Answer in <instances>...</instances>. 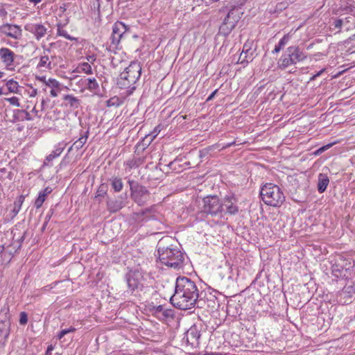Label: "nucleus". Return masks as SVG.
<instances>
[{"label":"nucleus","instance_id":"obj_33","mask_svg":"<svg viewBox=\"0 0 355 355\" xmlns=\"http://www.w3.org/2000/svg\"><path fill=\"white\" fill-rule=\"evenodd\" d=\"M64 146H61L60 144L56 148L46 157V160L48 162H51L57 157L60 156V155L62 153Z\"/></svg>","mask_w":355,"mask_h":355},{"label":"nucleus","instance_id":"obj_5","mask_svg":"<svg viewBox=\"0 0 355 355\" xmlns=\"http://www.w3.org/2000/svg\"><path fill=\"white\" fill-rule=\"evenodd\" d=\"M306 58V54L297 46H291L286 49L279 60V67L286 69L288 66L295 64Z\"/></svg>","mask_w":355,"mask_h":355},{"label":"nucleus","instance_id":"obj_29","mask_svg":"<svg viewBox=\"0 0 355 355\" xmlns=\"http://www.w3.org/2000/svg\"><path fill=\"white\" fill-rule=\"evenodd\" d=\"M24 199H25V196L23 195H21L15 201L14 207L12 211V212L13 213V216H17V214L19 213V211H20L21 205L24 202Z\"/></svg>","mask_w":355,"mask_h":355},{"label":"nucleus","instance_id":"obj_51","mask_svg":"<svg viewBox=\"0 0 355 355\" xmlns=\"http://www.w3.org/2000/svg\"><path fill=\"white\" fill-rule=\"evenodd\" d=\"M218 92V89H215L207 98V101H209L214 98L216 94Z\"/></svg>","mask_w":355,"mask_h":355},{"label":"nucleus","instance_id":"obj_17","mask_svg":"<svg viewBox=\"0 0 355 355\" xmlns=\"http://www.w3.org/2000/svg\"><path fill=\"white\" fill-rule=\"evenodd\" d=\"M344 258L342 257H338L335 260V262L331 266V273L332 275L336 277H345L346 273H345L344 268L346 267L344 265Z\"/></svg>","mask_w":355,"mask_h":355},{"label":"nucleus","instance_id":"obj_19","mask_svg":"<svg viewBox=\"0 0 355 355\" xmlns=\"http://www.w3.org/2000/svg\"><path fill=\"white\" fill-rule=\"evenodd\" d=\"M239 14V8H234L230 10L224 19L223 22H226V24L234 28L240 19Z\"/></svg>","mask_w":355,"mask_h":355},{"label":"nucleus","instance_id":"obj_50","mask_svg":"<svg viewBox=\"0 0 355 355\" xmlns=\"http://www.w3.org/2000/svg\"><path fill=\"white\" fill-rule=\"evenodd\" d=\"M325 71V69H322L320 71H319L318 73H316L315 75H313L311 78L310 80H314L316 79L317 77L320 76L324 71Z\"/></svg>","mask_w":355,"mask_h":355},{"label":"nucleus","instance_id":"obj_22","mask_svg":"<svg viewBox=\"0 0 355 355\" xmlns=\"http://www.w3.org/2000/svg\"><path fill=\"white\" fill-rule=\"evenodd\" d=\"M329 184V178L327 174L320 173L318 176L317 189L320 193H324Z\"/></svg>","mask_w":355,"mask_h":355},{"label":"nucleus","instance_id":"obj_57","mask_svg":"<svg viewBox=\"0 0 355 355\" xmlns=\"http://www.w3.org/2000/svg\"><path fill=\"white\" fill-rule=\"evenodd\" d=\"M7 15V11L4 9L1 8H0V15L5 17Z\"/></svg>","mask_w":355,"mask_h":355},{"label":"nucleus","instance_id":"obj_61","mask_svg":"<svg viewBox=\"0 0 355 355\" xmlns=\"http://www.w3.org/2000/svg\"><path fill=\"white\" fill-rule=\"evenodd\" d=\"M322 151L320 150V148H318V150H316L313 153V154H314L315 155H320V154H322Z\"/></svg>","mask_w":355,"mask_h":355},{"label":"nucleus","instance_id":"obj_2","mask_svg":"<svg viewBox=\"0 0 355 355\" xmlns=\"http://www.w3.org/2000/svg\"><path fill=\"white\" fill-rule=\"evenodd\" d=\"M169 239H162L157 243L158 258L160 262L168 268L178 269L183 267L184 255L177 248L166 245Z\"/></svg>","mask_w":355,"mask_h":355},{"label":"nucleus","instance_id":"obj_64","mask_svg":"<svg viewBox=\"0 0 355 355\" xmlns=\"http://www.w3.org/2000/svg\"><path fill=\"white\" fill-rule=\"evenodd\" d=\"M107 106H111L112 105H114V103L112 102V99H110L107 102Z\"/></svg>","mask_w":355,"mask_h":355},{"label":"nucleus","instance_id":"obj_1","mask_svg":"<svg viewBox=\"0 0 355 355\" xmlns=\"http://www.w3.org/2000/svg\"><path fill=\"white\" fill-rule=\"evenodd\" d=\"M202 293H199L194 282L187 277H178L175 281V293L171 297V303L181 310L202 308L205 301Z\"/></svg>","mask_w":355,"mask_h":355},{"label":"nucleus","instance_id":"obj_54","mask_svg":"<svg viewBox=\"0 0 355 355\" xmlns=\"http://www.w3.org/2000/svg\"><path fill=\"white\" fill-rule=\"evenodd\" d=\"M211 148V147H209V148H205V149L202 150L200 151V157L205 156L209 153V150Z\"/></svg>","mask_w":355,"mask_h":355},{"label":"nucleus","instance_id":"obj_43","mask_svg":"<svg viewBox=\"0 0 355 355\" xmlns=\"http://www.w3.org/2000/svg\"><path fill=\"white\" fill-rule=\"evenodd\" d=\"M28 322V315L26 312H21L19 315V323L24 325Z\"/></svg>","mask_w":355,"mask_h":355},{"label":"nucleus","instance_id":"obj_52","mask_svg":"<svg viewBox=\"0 0 355 355\" xmlns=\"http://www.w3.org/2000/svg\"><path fill=\"white\" fill-rule=\"evenodd\" d=\"M66 335V331L62 329L58 334L57 337L59 340L62 339Z\"/></svg>","mask_w":355,"mask_h":355},{"label":"nucleus","instance_id":"obj_7","mask_svg":"<svg viewBox=\"0 0 355 355\" xmlns=\"http://www.w3.org/2000/svg\"><path fill=\"white\" fill-rule=\"evenodd\" d=\"M202 212L211 216H222L224 211L223 203L216 196H208L203 198Z\"/></svg>","mask_w":355,"mask_h":355},{"label":"nucleus","instance_id":"obj_37","mask_svg":"<svg viewBox=\"0 0 355 355\" xmlns=\"http://www.w3.org/2000/svg\"><path fill=\"white\" fill-rule=\"evenodd\" d=\"M106 193H107L106 186L101 184V185H100V187H98V189L96 191L95 198L98 199L99 202H101V198L103 197L105 195H106Z\"/></svg>","mask_w":355,"mask_h":355},{"label":"nucleus","instance_id":"obj_46","mask_svg":"<svg viewBox=\"0 0 355 355\" xmlns=\"http://www.w3.org/2000/svg\"><path fill=\"white\" fill-rule=\"evenodd\" d=\"M178 160L177 159H174L173 161L171 162L168 165L167 167H168L171 170H176L175 165Z\"/></svg>","mask_w":355,"mask_h":355},{"label":"nucleus","instance_id":"obj_60","mask_svg":"<svg viewBox=\"0 0 355 355\" xmlns=\"http://www.w3.org/2000/svg\"><path fill=\"white\" fill-rule=\"evenodd\" d=\"M49 222L44 221L42 227V232H44Z\"/></svg>","mask_w":355,"mask_h":355},{"label":"nucleus","instance_id":"obj_62","mask_svg":"<svg viewBox=\"0 0 355 355\" xmlns=\"http://www.w3.org/2000/svg\"><path fill=\"white\" fill-rule=\"evenodd\" d=\"M234 144H235V141L227 144L223 148H227V147H230V146H232Z\"/></svg>","mask_w":355,"mask_h":355},{"label":"nucleus","instance_id":"obj_16","mask_svg":"<svg viewBox=\"0 0 355 355\" xmlns=\"http://www.w3.org/2000/svg\"><path fill=\"white\" fill-rule=\"evenodd\" d=\"M355 295V287L353 285L345 286L339 293V302L343 304L351 302L352 297Z\"/></svg>","mask_w":355,"mask_h":355},{"label":"nucleus","instance_id":"obj_32","mask_svg":"<svg viewBox=\"0 0 355 355\" xmlns=\"http://www.w3.org/2000/svg\"><path fill=\"white\" fill-rule=\"evenodd\" d=\"M8 90L11 93H19V84L13 79L9 80L6 84Z\"/></svg>","mask_w":355,"mask_h":355},{"label":"nucleus","instance_id":"obj_59","mask_svg":"<svg viewBox=\"0 0 355 355\" xmlns=\"http://www.w3.org/2000/svg\"><path fill=\"white\" fill-rule=\"evenodd\" d=\"M37 78L39 80H40V81L43 82L44 83H46V82L45 76L37 77Z\"/></svg>","mask_w":355,"mask_h":355},{"label":"nucleus","instance_id":"obj_45","mask_svg":"<svg viewBox=\"0 0 355 355\" xmlns=\"http://www.w3.org/2000/svg\"><path fill=\"white\" fill-rule=\"evenodd\" d=\"M334 26L336 28L340 29L343 26V20L340 19H337L334 22Z\"/></svg>","mask_w":355,"mask_h":355},{"label":"nucleus","instance_id":"obj_10","mask_svg":"<svg viewBox=\"0 0 355 355\" xmlns=\"http://www.w3.org/2000/svg\"><path fill=\"white\" fill-rule=\"evenodd\" d=\"M1 35H6L15 40H20L22 37V30L20 26L6 23L0 26Z\"/></svg>","mask_w":355,"mask_h":355},{"label":"nucleus","instance_id":"obj_42","mask_svg":"<svg viewBox=\"0 0 355 355\" xmlns=\"http://www.w3.org/2000/svg\"><path fill=\"white\" fill-rule=\"evenodd\" d=\"M6 101H8L12 105L20 107V103L17 97L12 96L11 98H6Z\"/></svg>","mask_w":355,"mask_h":355},{"label":"nucleus","instance_id":"obj_40","mask_svg":"<svg viewBox=\"0 0 355 355\" xmlns=\"http://www.w3.org/2000/svg\"><path fill=\"white\" fill-rule=\"evenodd\" d=\"M46 85L49 87H51L53 88H58L60 86V83L53 78H49L45 83Z\"/></svg>","mask_w":355,"mask_h":355},{"label":"nucleus","instance_id":"obj_25","mask_svg":"<svg viewBox=\"0 0 355 355\" xmlns=\"http://www.w3.org/2000/svg\"><path fill=\"white\" fill-rule=\"evenodd\" d=\"M51 52L50 49H45L44 50V55H42L40 60V62L37 64V67H46L49 69H51V62L49 61V55L46 53H49Z\"/></svg>","mask_w":355,"mask_h":355},{"label":"nucleus","instance_id":"obj_13","mask_svg":"<svg viewBox=\"0 0 355 355\" xmlns=\"http://www.w3.org/2000/svg\"><path fill=\"white\" fill-rule=\"evenodd\" d=\"M24 29L33 34L37 40H40L44 37L47 31V28L42 24H26L24 26Z\"/></svg>","mask_w":355,"mask_h":355},{"label":"nucleus","instance_id":"obj_21","mask_svg":"<svg viewBox=\"0 0 355 355\" xmlns=\"http://www.w3.org/2000/svg\"><path fill=\"white\" fill-rule=\"evenodd\" d=\"M156 205H152L148 208L141 210L139 213L137 214V215L139 217L141 218L143 220H148L150 219L156 218Z\"/></svg>","mask_w":355,"mask_h":355},{"label":"nucleus","instance_id":"obj_36","mask_svg":"<svg viewBox=\"0 0 355 355\" xmlns=\"http://www.w3.org/2000/svg\"><path fill=\"white\" fill-rule=\"evenodd\" d=\"M234 28L226 24V22H223L219 28V33L227 36Z\"/></svg>","mask_w":355,"mask_h":355},{"label":"nucleus","instance_id":"obj_18","mask_svg":"<svg viewBox=\"0 0 355 355\" xmlns=\"http://www.w3.org/2000/svg\"><path fill=\"white\" fill-rule=\"evenodd\" d=\"M223 207H225L227 213L234 215L239 211V207L236 205V200L234 196H226L223 202Z\"/></svg>","mask_w":355,"mask_h":355},{"label":"nucleus","instance_id":"obj_27","mask_svg":"<svg viewBox=\"0 0 355 355\" xmlns=\"http://www.w3.org/2000/svg\"><path fill=\"white\" fill-rule=\"evenodd\" d=\"M87 135H88V131H87L85 133V135L80 137L77 141H76L73 144V145L69 148V152L72 150L73 149H76L77 150L80 149L87 140V137H88Z\"/></svg>","mask_w":355,"mask_h":355},{"label":"nucleus","instance_id":"obj_9","mask_svg":"<svg viewBox=\"0 0 355 355\" xmlns=\"http://www.w3.org/2000/svg\"><path fill=\"white\" fill-rule=\"evenodd\" d=\"M107 209L110 213H116L123 208L128 203L127 193L119 195L114 198H107Z\"/></svg>","mask_w":355,"mask_h":355},{"label":"nucleus","instance_id":"obj_63","mask_svg":"<svg viewBox=\"0 0 355 355\" xmlns=\"http://www.w3.org/2000/svg\"><path fill=\"white\" fill-rule=\"evenodd\" d=\"M45 103H45L44 99H42V103H41V107H42V108H41V109H42V110H43L44 109Z\"/></svg>","mask_w":355,"mask_h":355},{"label":"nucleus","instance_id":"obj_55","mask_svg":"<svg viewBox=\"0 0 355 355\" xmlns=\"http://www.w3.org/2000/svg\"><path fill=\"white\" fill-rule=\"evenodd\" d=\"M53 349V345H51L48 346L46 352V355H51V351Z\"/></svg>","mask_w":355,"mask_h":355},{"label":"nucleus","instance_id":"obj_39","mask_svg":"<svg viewBox=\"0 0 355 355\" xmlns=\"http://www.w3.org/2000/svg\"><path fill=\"white\" fill-rule=\"evenodd\" d=\"M289 5V2L288 1H282L279 3H277L275 6V10H274L275 12H280L283 10L286 9Z\"/></svg>","mask_w":355,"mask_h":355},{"label":"nucleus","instance_id":"obj_12","mask_svg":"<svg viewBox=\"0 0 355 355\" xmlns=\"http://www.w3.org/2000/svg\"><path fill=\"white\" fill-rule=\"evenodd\" d=\"M200 338V331L196 325H193L184 334L183 340H184L188 345H191V347L196 348L199 346Z\"/></svg>","mask_w":355,"mask_h":355},{"label":"nucleus","instance_id":"obj_23","mask_svg":"<svg viewBox=\"0 0 355 355\" xmlns=\"http://www.w3.org/2000/svg\"><path fill=\"white\" fill-rule=\"evenodd\" d=\"M155 313L160 315L162 319L173 318L174 316V311L173 309H164V306L159 305L155 306Z\"/></svg>","mask_w":355,"mask_h":355},{"label":"nucleus","instance_id":"obj_24","mask_svg":"<svg viewBox=\"0 0 355 355\" xmlns=\"http://www.w3.org/2000/svg\"><path fill=\"white\" fill-rule=\"evenodd\" d=\"M146 157L144 156H139L138 155H134L132 159H128L125 162V165L130 169L137 168L145 162Z\"/></svg>","mask_w":355,"mask_h":355},{"label":"nucleus","instance_id":"obj_58","mask_svg":"<svg viewBox=\"0 0 355 355\" xmlns=\"http://www.w3.org/2000/svg\"><path fill=\"white\" fill-rule=\"evenodd\" d=\"M204 355H225L222 353H218V352H210V353H206Z\"/></svg>","mask_w":355,"mask_h":355},{"label":"nucleus","instance_id":"obj_47","mask_svg":"<svg viewBox=\"0 0 355 355\" xmlns=\"http://www.w3.org/2000/svg\"><path fill=\"white\" fill-rule=\"evenodd\" d=\"M52 191V189L51 187H46L44 189L41 191L40 193L42 194H45V197H46L49 194H50Z\"/></svg>","mask_w":355,"mask_h":355},{"label":"nucleus","instance_id":"obj_44","mask_svg":"<svg viewBox=\"0 0 355 355\" xmlns=\"http://www.w3.org/2000/svg\"><path fill=\"white\" fill-rule=\"evenodd\" d=\"M344 265L346 266V267L344 268V271H345V273H347V271L351 268H352V263H351L350 261L346 259H344Z\"/></svg>","mask_w":355,"mask_h":355},{"label":"nucleus","instance_id":"obj_8","mask_svg":"<svg viewBox=\"0 0 355 355\" xmlns=\"http://www.w3.org/2000/svg\"><path fill=\"white\" fill-rule=\"evenodd\" d=\"M129 27L121 21H116L112 26V33L110 37L111 44L110 48L116 49L121 40L124 36Z\"/></svg>","mask_w":355,"mask_h":355},{"label":"nucleus","instance_id":"obj_31","mask_svg":"<svg viewBox=\"0 0 355 355\" xmlns=\"http://www.w3.org/2000/svg\"><path fill=\"white\" fill-rule=\"evenodd\" d=\"M76 71L78 73L83 72L87 74H92L93 73L92 67L88 62L80 64L76 68Z\"/></svg>","mask_w":355,"mask_h":355},{"label":"nucleus","instance_id":"obj_56","mask_svg":"<svg viewBox=\"0 0 355 355\" xmlns=\"http://www.w3.org/2000/svg\"><path fill=\"white\" fill-rule=\"evenodd\" d=\"M50 94L53 97H56L58 96V92L55 89H52L50 92Z\"/></svg>","mask_w":355,"mask_h":355},{"label":"nucleus","instance_id":"obj_15","mask_svg":"<svg viewBox=\"0 0 355 355\" xmlns=\"http://www.w3.org/2000/svg\"><path fill=\"white\" fill-rule=\"evenodd\" d=\"M140 272L136 270H130L125 275V281L127 282L129 291L132 293L135 289L138 288L140 285Z\"/></svg>","mask_w":355,"mask_h":355},{"label":"nucleus","instance_id":"obj_26","mask_svg":"<svg viewBox=\"0 0 355 355\" xmlns=\"http://www.w3.org/2000/svg\"><path fill=\"white\" fill-rule=\"evenodd\" d=\"M63 99L67 102L70 107L73 109L78 108L80 105V101L71 94L64 96Z\"/></svg>","mask_w":355,"mask_h":355},{"label":"nucleus","instance_id":"obj_14","mask_svg":"<svg viewBox=\"0 0 355 355\" xmlns=\"http://www.w3.org/2000/svg\"><path fill=\"white\" fill-rule=\"evenodd\" d=\"M16 55L10 49L2 47L0 49V59L8 69H10L14 66V61Z\"/></svg>","mask_w":355,"mask_h":355},{"label":"nucleus","instance_id":"obj_3","mask_svg":"<svg viewBox=\"0 0 355 355\" xmlns=\"http://www.w3.org/2000/svg\"><path fill=\"white\" fill-rule=\"evenodd\" d=\"M141 74V67L137 61L131 62L128 67L121 73L116 85L120 89H126V94L130 95L136 89L135 84Z\"/></svg>","mask_w":355,"mask_h":355},{"label":"nucleus","instance_id":"obj_49","mask_svg":"<svg viewBox=\"0 0 355 355\" xmlns=\"http://www.w3.org/2000/svg\"><path fill=\"white\" fill-rule=\"evenodd\" d=\"M334 145V143H331V144H328L325 146H323L320 148V150L322 151V153H324L325 150H328L329 148H330L332 146Z\"/></svg>","mask_w":355,"mask_h":355},{"label":"nucleus","instance_id":"obj_6","mask_svg":"<svg viewBox=\"0 0 355 355\" xmlns=\"http://www.w3.org/2000/svg\"><path fill=\"white\" fill-rule=\"evenodd\" d=\"M131 199L139 206H144L150 198V193L146 187L134 180H128Z\"/></svg>","mask_w":355,"mask_h":355},{"label":"nucleus","instance_id":"obj_20","mask_svg":"<svg viewBox=\"0 0 355 355\" xmlns=\"http://www.w3.org/2000/svg\"><path fill=\"white\" fill-rule=\"evenodd\" d=\"M32 119L33 118L29 112L24 110L17 109L13 111V116L11 122L15 123L17 121H31Z\"/></svg>","mask_w":355,"mask_h":355},{"label":"nucleus","instance_id":"obj_38","mask_svg":"<svg viewBox=\"0 0 355 355\" xmlns=\"http://www.w3.org/2000/svg\"><path fill=\"white\" fill-rule=\"evenodd\" d=\"M45 200H46L45 194H42L41 193H39L38 197L37 198V199L35 201V207L37 209L40 208L42 206Z\"/></svg>","mask_w":355,"mask_h":355},{"label":"nucleus","instance_id":"obj_11","mask_svg":"<svg viewBox=\"0 0 355 355\" xmlns=\"http://www.w3.org/2000/svg\"><path fill=\"white\" fill-rule=\"evenodd\" d=\"M253 46L254 42L249 40L243 44V50L239 59L241 64H248V62H252L257 56L256 48L252 49Z\"/></svg>","mask_w":355,"mask_h":355},{"label":"nucleus","instance_id":"obj_30","mask_svg":"<svg viewBox=\"0 0 355 355\" xmlns=\"http://www.w3.org/2000/svg\"><path fill=\"white\" fill-rule=\"evenodd\" d=\"M111 185L115 192H119L123 187L122 180L119 178H114L110 180Z\"/></svg>","mask_w":355,"mask_h":355},{"label":"nucleus","instance_id":"obj_34","mask_svg":"<svg viewBox=\"0 0 355 355\" xmlns=\"http://www.w3.org/2000/svg\"><path fill=\"white\" fill-rule=\"evenodd\" d=\"M86 80L87 82L86 85L89 90L93 91V92H96L98 89L99 85L95 78H87Z\"/></svg>","mask_w":355,"mask_h":355},{"label":"nucleus","instance_id":"obj_35","mask_svg":"<svg viewBox=\"0 0 355 355\" xmlns=\"http://www.w3.org/2000/svg\"><path fill=\"white\" fill-rule=\"evenodd\" d=\"M58 35L60 36H62L64 38L71 40V41H76L77 39L76 37H71L69 35L67 32L63 28L61 24H58Z\"/></svg>","mask_w":355,"mask_h":355},{"label":"nucleus","instance_id":"obj_41","mask_svg":"<svg viewBox=\"0 0 355 355\" xmlns=\"http://www.w3.org/2000/svg\"><path fill=\"white\" fill-rule=\"evenodd\" d=\"M3 329H0V331H2V333H4V337L7 338L10 333V324L9 322H3Z\"/></svg>","mask_w":355,"mask_h":355},{"label":"nucleus","instance_id":"obj_53","mask_svg":"<svg viewBox=\"0 0 355 355\" xmlns=\"http://www.w3.org/2000/svg\"><path fill=\"white\" fill-rule=\"evenodd\" d=\"M63 330L64 331H66V335H67V334L74 332L76 331V329L74 327H70L69 328L64 329Z\"/></svg>","mask_w":355,"mask_h":355},{"label":"nucleus","instance_id":"obj_4","mask_svg":"<svg viewBox=\"0 0 355 355\" xmlns=\"http://www.w3.org/2000/svg\"><path fill=\"white\" fill-rule=\"evenodd\" d=\"M260 196L266 205L275 207H281L286 200L282 189L272 183L264 184L261 189Z\"/></svg>","mask_w":355,"mask_h":355},{"label":"nucleus","instance_id":"obj_48","mask_svg":"<svg viewBox=\"0 0 355 355\" xmlns=\"http://www.w3.org/2000/svg\"><path fill=\"white\" fill-rule=\"evenodd\" d=\"M53 209H50L49 211H48L46 217H45V221L46 222H49L52 216V215L53 214Z\"/></svg>","mask_w":355,"mask_h":355},{"label":"nucleus","instance_id":"obj_28","mask_svg":"<svg viewBox=\"0 0 355 355\" xmlns=\"http://www.w3.org/2000/svg\"><path fill=\"white\" fill-rule=\"evenodd\" d=\"M291 36L289 34L284 35V37L279 40L278 44L275 45V49L272 50V53L273 54H276L279 53L281 49L288 42Z\"/></svg>","mask_w":355,"mask_h":355}]
</instances>
